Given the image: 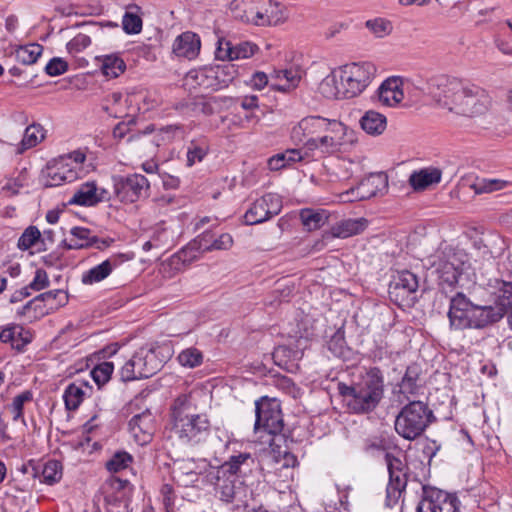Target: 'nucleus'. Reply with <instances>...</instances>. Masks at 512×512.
<instances>
[{
	"instance_id": "1",
	"label": "nucleus",
	"mask_w": 512,
	"mask_h": 512,
	"mask_svg": "<svg viewBox=\"0 0 512 512\" xmlns=\"http://www.w3.org/2000/svg\"><path fill=\"white\" fill-rule=\"evenodd\" d=\"M427 92L439 107L464 117L485 114L491 103L489 94L483 88L446 75L431 77L427 81Z\"/></svg>"
},
{
	"instance_id": "2",
	"label": "nucleus",
	"mask_w": 512,
	"mask_h": 512,
	"mask_svg": "<svg viewBox=\"0 0 512 512\" xmlns=\"http://www.w3.org/2000/svg\"><path fill=\"white\" fill-rule=\"evenodd\" d=\"M385 378L377 366L363 367L350 384L339 382L337 390L349 412L367 415L374 412L385 397Z\"/></svg>"
},
{
	"instance_id": "3",
	"label": "nucleus",
	"mask_w": 512,
	"mask_h": 512,
	"mask_svg": "<svg viewBox=\"0 0 512 512\" xmlns=\"http://www.w3.org/2000/svg\"><path fill=\"white\" fill-rule=\"evenodd\" d=\"M189 396H178L171 406V431L185 444L197 445L207 439L211 423L206 414L192 413Z\"/></svg>"
},
{
	"instance_id": "4",
	"label": "nucleus",
	"mask_w": 512,
	"mask_h": 512,
	"mask_svg": "<svg viewBox=\"0 0 512 512\" xmlns=\"http://www.w3.org/2000/svg\"><path fill=\"white\" fill-rule=\"evenodd\" d=\"M448 318L455 330L482 329L498 322L501 314L492 305L473 304L462 292H457L450 299Z\"/></svg>"
},
{
	"instance_id": "5",
	"label": "nucleus",
	"mask_w": 512,
	"mask_h": 512,
	"mask_svg": "<svg viewBox=\"0 0 512 512\" xmlns=\"http://www.w3.org/2000/svg\"><path fill=\"white\" fill-rule=\"evenodd\" d=\"M437 418L428 403L421 400L409 401L397 414L394 421L396 433L405 440L421 437Z\"/></svg>"
},
{
	"instance_id": "6",
	"label": "nucleus",
	"mask_w": 512,
	"mask_h": 512,
	"mask_svg": "<svg viewBox=\"0 0 512 512\" xmlns=\"http://www.w3.org/2000/svg\"><path fill=\"white\" fill-rule=\"evenodd\" d=\"M332 119L322 116H307L302 118L291 130V139L296 144H301L299 149H289L285 152L277 153L268 158V160H304L309 157V143L316 140L331 123Z\"/></svg>"
},
{
	"instance_id": "7",
	"label": "nucleus",
	"mask_w": 512,
	"mask_h": 512,
	"mask_svg": "<svg viewBox=\"0 0 512 512\" xmlns=\"http://www.w3.org/2000/svg\"><path fill=\"white\" fill-rule=\"evenodd\" d=\"M309 143V154L317 151L320 157L335 156L346 152L355 141L354 131L344 123L333 119L325 131Z\"/></svg>"
},
{
	"instance_id": "8",
	"label": "nucleus",
	"mask_w": 512,
	"mask_h": 512,
	"mask_svg": "<svg viewBox=\"0 0 512 512\" xmlns=\"http://www.w3.org/2000/svg\"><path fill=\"white\" fill-rule=\"evenodd\" d=\"M237 74L238 69L230 62L205 66L190 70L184 78V85L189 89L203 88L216 91L228 87Z\"/></svg>"
},
{
	"instance_id": "9",
	"label": "nucleus",
	"mask_w": 512,
	"mask_h": 512,
	"mask_svg": "<svg viewBox=\"0 0 512 512\" xmlns=\"http://www.w3.org/2000/svg\"><path fill=\"white\" fill-rule=\"evenodd\" d=\"M255 416V431L262 429L272 435L270 446L279 448L280 445L277 444V441L285 440L282 434L284 423L280 403L267 396L261 397L255 402Z\"/></svg>"
},
{
	"instance_id": "10",
	"label": "nucleus",
	"mask_w": 512,
	"mask_h": 512,
	"mask_svg": "<svg viewBox=\"0 0 512 512\" xmlns=\"http://www.w3.org/2000/svg\"><path fill=\"white\" fill-rule=\"evenodd\" d=\"M341 89L346 98L361 94L376 73V67L370 62L350 63L338 68Z\"/></svg>"
},
{
	"instance_id": "11",
	"label": "nucleus",
	"mask_w": 512,
	"mask_h": 512,
	"mask_svg": "<svg viewBox=\"0 0 512 512\" xmlns=\"http://www.w3.org/2000/svg\"><path fill=\"white\" fill-rule=\"evenodd\" d=\"M170 357L168 346L141 347L132 356L141 379L152 377L161 370Z\"/></svg>"
},
{
	"instance_id": "12",
	"label": "nucleus",
	"mask_w": 512,
	"mask_h": 512,
	"mask_svg": "<svg viewBox=\"0 0 512 512\" xmlns=\"http://www.w3.org/2000/svg\"><path fill=\"white\" fill-rule=\"evenodd\" d=\"M456 496L428 485H423L417 512H458Z\"/></svg>"
},
{
	"instance_id": "13",
	"label": "nucleus",
	"mask_w": 512,
	"mask_h": 512,
	"mask_svg": "<svg viewBox=\"0 0 512 512\" xmlns=\"http://www.w3.org/2000/svg\"><path fill=\"white\" fill-rule=\"evenodd\" d=\"M114 194L116 198L125 203H134L145 196L149 189V182L144 175L132 174L128 176L113 177Z\"/></svg>"
},
{
	"instance_id": "14",
	"label": "nucleus",
	"mask_w": 512,
	"mask_h": 512,
	"mask_svg": "<svg viewBox=\"0 0 512 512\" xmlns=\"http://www.w3.org/2000/svg\"><path fill=\"white\" fill-rule=\"evenodd\" d=\"M283 207L282 199L274 193H267L255 200L246 211L244 220L247 225L263 223L278 215Z\"/></svg>"
},
{
	"instance_id": "15",
	"label": "nucleus",
	"mask_w": 512,
	"mask_h": 512,
	"mask_svg": "<svg viewBox=\"0 0 512 512\" xmlns=\"http://www.w3.org/2000/svg\"><path fill=\"white\" fill-rule=\"evenodd\" d=\"M418 287L419 282L416 274L408 270L398 271L389 284V297L399 305L402 303L409 304L410 301L415 299Z\"/></svg>"
},
{
	"instance_id": "16",
	"label": "nucleus",
	"mask_w": 512,
	"mask_h": 512,
	"mask_svg": "<svg viewBox=\"0 0 512 512\" xmlns=\"http://www.w3.org/2000/svg\"><path fill=\"white\" fill-rule=\"evenodd\" d=\"M385 461L389 473L387 497L397 499L405 490L408 482V466L406 462L390 452L385 453Z\"/></svg>"
},
{
	"instance_id": "17",
	"label": "nucleus",
	"mask_w": 512,
	"mask_h": 512,
	"mask_svg": "<svg viewBox=\"0 0 512 512\" xmlns=\"http://www.w3.org/2000/svg\"><path fill=\"white\" fill-rule=\"evenodd\" d=\"M411 81L400 76H391L378 88L379 102L387 107H396L404 99L405 92L410 93Z\"/></svg>"
},
{
	"instance_id": "18",
	"label": "nucleus",
	"mask_w": 512,
	"mask_h": 512,
	"mask_svg": "<svg viewBox=\"0 0 512 512\" xmlns=\"http://www.w3.org/2000/svg\"><path fill=\"white\" fill-rule=\"evenodd\" d=\"M258 462L256 458L249 452H238L231 455L218 469V473L222 476L230 475V477L245 479L253 470L257 469Z\"/></svg>"
},
{
	"instance_id": "19",
	"label": "nucleus",
	"mask_w": 512,
	"mask_h": 512,
	"mask_svg": "<svg viewBox=\"0 0 512 512\" xmlns=\"http://www.w3.org/2000/svg\"><path fill=\"white\" fill-rule=\"evenodd\" d=\"M128 427L136 443L141 446L147 445L152 441L156 431L155 417L150 409L146 408L130 419Z\"/></svg>"
},
{
	"instance_id": "20",
	"label": "nucleus",
	"mask_w": 512,
	"mask_h": 512,
	"mask_svg": "<svg viewBox=\"0 0 512 512\" xmlns=\"http://www.w3.org/2000/svg\"><path fill=\"white\" fill-rule=\"evenodd\" d=\"M388 186L387 175L383 172L371 174L366 180L362 181L357 190L351 189L342 195L344 201L353 202L364 200L375 196L378 192L386 189Z\"/></svg>"
},
{
	"instance_id": "21",
	"label": "nucleus",
	"mask_w": 512,
	"mask_h": 512,
	"mask_svg": "<svg viewBox=\"0 0 512 512\" xmlns=\"http://www.w3.org/2000/svg\"><path fill=\"white\" fill-rule=\"evenodd\" d=\"M465 269L464 262L458 264L451 260L440 262L437 273L441 291L447 294L456 288L464 278H467Z\"/></svg>"
},
{
	"instance_id": "22",
	"label": "nucleus",
	"mask_w": 512,
	"mask_h": 512,
	"mask_svg": "<svg viewBox=\"0 0 512 512\" xmlns=\"http://www.w3.org/2000/svg\"><path fill=\"white\" fill-rule=\"evenodd\" d=\"M132 257L125 253L114 254L102 263L92 267L82 275V283L92 285L106 279L112 271Z\"/></svg>"
},
{
	"instance_id": "23",
	"label": "nucleus",
	"mask_w": 512,
	"mask_h": 512,
	"mask_svg": "<svg viewBox=\"0 0 512 512\" xmlns=\"http://www.w3.org/2000/svg\"><path fill=\"white\" fill-rule=\"evenodd\" d=\"M32 339V332L19 324H10L0 328V341L10 343L11 347L19 352L23 351Z\"/></svg>"
},
{
	"instance_id": "24",
	"label": "nucleus",
	"mask_w": 512,
	"mask_h": 512,
	"mask_svg": "<svg viewBox=\"0 0 512 512\" xmlns=\"http://www.w3.org/2000/svg\"><path fill=\"white\" fill-rule=\"evenodd\" d=\"M422 368L418 363H411L406 367L405 373L398 384L399 392L409 400V396L418 394L421 384Z\"/></svg>"
},
{
	"instance_id": "25",
	"label": "nucleus",
	"mask_w": 512,
	"mask_h": 512,
	"mask_svg": "<svg viewBox=\"0 0 512 512\" xmlns=\"http://www.w3.org/2000/svg\"><path fill=\"white\" fill-rule=\"evenodd\" d=\"M260 0H233L230 10L234 18L257 25V17L261 10Z\"/></svg>"
},
{
	"instance_id": "26",
	"label": "nucleus",
	"mask_w": 512,
	"mask_h": 512,
	"mask_svg": "<svg viewBox=\"0 0 512 512\" xmlns=\"http://www.w3.org/2000/svg\"><path fill=\"white\" fill-rule=\"evenodd\" d=\"M261 10L257 17V26L278 25L287 18L285 10L272 0H260Z\"/></svg>"
},
{
	"instance_id": "27",
	"label": "nucleus",
	"mask_w": 512,
	"mask_h": 512,
	"mask_svg": "<svg viewBox=\"0 0 512 512\" xmlns=\"http://www.w3.org/2000/svg\"><path fill=\"white\" fill-rule=\"evenodd\" d=\"M173 479L183 487H189L198 482L199 473L196 471L194 460H178L172 468Z\"/></svg>"
},
{
	"instance_id": "28",
	"label": "nucleus",
	"mask_w": 512,
	"mask_h": 512,
	"mask_svg": "<svg viewBox=\"0 0 512 512\" xmlns=\"http://www.w3.org/2000/svg\"><path fill=\"white\" fill-rule=\"evenodd\" d=\"M200 39L196 34L186 32L178 36L173 44V53L178 57L195 58L200 51Z\"/></svg>"
},
{
	"instance_id": "29",
	"label": "nucleus",
	"mask_w": 512,
	"mask_h": 512,
	"mask_svg": "<svg viewBox=\"0 0 512 512\" xmlns=\"http://www.w3.org/2000/svg\"><path fill=\"white\" fill-rule=\"evenodd\" d=\"M210 482L214 484L215 490L219 498L227 503L234 500L236 494L235 477L230 475L222 476L218 473V469L209 473Z\"/></svg>"
},
{
	"instance_id": "30",
	"label": "nucleus",
	"mask_w": 512,
	"mask_h": 512,
	"mask_svg": "<svg viewBox=\"0 0 512 512\" xmlns=\"http://www.w3.org/2000/svg\"><path fill=\"white\" fill-rule=\"evenodd\" d=\"M441 170L430 167L414 171L409 177V184L415 191H424L441 181Z\"/></svg>"
},
{
	"instance_id": "31",
	"label": "nucleus",
	"mask_w": 512,
	"mask_h": 512,
	"mask_svg": "<svg viewBox=\"0 0 512 512\" xmlns=\"http://www.w3.org/2000/svg\"><path fill=\"white\" fill-rule=\"evenodd\" d=\"M319 92L327 99H342L344 91L341 89L340 74L338 69L332 70L323 80L318 87Z\"/></svg>"
},
{
	"instance_id": "32",
	"label": "nucleus",
	"mask_w": 512,
	"mask_h": 512,
	"mask_svg": "<svg viewBox=\"0 0 512 512\" xmlns=\"http://www.w3.org/2000/svg\"><path fill=\"white\" fill-rule=\"evenodd\" d=\"M367 226L364 218L346 219L336 223L331 228V236L334 238H347L361 233Z\"/></svg>"
},
{
	"instance_id": "33",
	"label": "nucleus",
	"mask_w": 512,
	"mask_h": 512,
	"mask_svg": "<svg viewBox=\"0 0 512 512\" xmlns=\"http://www.w3.org/2000/svg\"><path fill=\"white\" fill-rule=\"evenodd\" d=\"M360 125L369 135H381L387 127V118L379 112L369 110L361 117Z\"/></svg>"
},
{
	"instance_id": "34",
	"label": "nucleus",
	"mask_w": 512,
	"mask_h": 512,
	"mask_svg": "<svg viewBox=\"0 0 512 512\" xmlns=\"http://www.w3.org/2000/svg\"><path fill=\"white\" fill-rule=\"evenodd\" d=\"M498 283L500 286L492 309L498 311L502 319L505 314L512 313V282L499 281Z\"/></svg>"
},
{
	"instance_id": "35",
	"label": "nucleus",
	"mask_w": 512,
	"mask_h": 512,
	"mask_svg": "<svg viewBox=\"0 0 512 512\" xmlns=\"http://www.w3.org/2000/svg\"><path fill=\"white\" fill-rule=\"evenodd\" d=\"M69 204L94 206L97 204L96 183L89 181L80 185L68 201Z\"/></svg>"
},
{
	"instance_id": "36",
	"label": "nucleus",
	"mask_w": 512,
	"mask_h": 512,
	"mask_svg": "<svg viewBox=\"0 0 512 512\" xmlns=\"http://www.w3.org/2000/svg\"><path fill=\"white\" fill-rule=\"evenodd\" d=\"M45 129L40 124H32L26 127L23 138L17 147V154H22L24 151L35 147L45 138Z\"/></svg>"
},
{
	"instance_id": "37",
	"label": "nucleus",
	"mask_w": 512,
	"mask_h": 512,
	"mask_svg": "<svg viewBox=\"0 0 512 512\" xmlns=\"http://www.w3.org/2000/svg\"><path fill=\"white\" fill-rule=\"evenodd\" d=\"M300 219L308 231L320 229L328 220V213L324 209L305 208L300 211Z\"/></svg>"
},
{
	"instance_id": "38",
	"label": "nucleus",
	"mask_w": 512,
	"mask_h": 512,
	"mask_svg": "<svg viewBox=\"0 0 512 512\" xmlns=\"http://www.w3.org/2000/svg\"><path fill=\"white\" fill-rule=\"evenodd\" d=\"M141 8L136 4H130L126 7L123 15L122 26L128 34H138L142 30Z\"/></svg>"
},
{
	"instance_id": "39",
	"label": "nucleus",
	"mask_w": 512,
	"mask_h": 512,
	"mask_svg": "<svg viewBox=\"0 0 512 512\" xmlns=\"http://www.w3.org/2000/svg\"><path fill=\"white\" fill-rule=\"evenodd\" d=\"M494 43L501 53L512 56V17L500 24Z\"/></svg>"
},
{
	"instance_id": "40",
	"label": "nucleus",
	"mask_w": 512,
	"mask_h": 512,
	"mask_svg": "<svg viewBox=\"0 0 512 512\" xmlns=\"http://www.w3.org/2000/svg\"><path fill=\"white\" fill-rule=\"evenodd\" d=\"M200 254L201 252L197 249L196 244L191 241L187 246L170 258L169 265L173 269L179 271L183 266L196 260Z\"/></svg>"
},
{
	"instance_id": "41",
	"label": "nucleus",
	"mask_w": 512,
	"mask_h": 512,
	"mask_svg": "<svg viewBox=\"0 0 512 512\" xmlns=\"http://www.w3.org/2000/svg\"><path fill=\"white\" fill-rule=\"evenodd\" d=\"M63 162H47V165L42 170V174L46 177L45 186L54 187L59 186L68 179Z\"/></svg>"
},
{
	"instance_id": "42",
	"label": "nucleus",
	"mask_w": 512,
	"mask_h": 512,
	"mask_svg": "<svg viewBox=\"0 0 512 512\" xmlns=\"http://www.w3.org/2000/svg\"><path fill=\"white\" fill-rule=\"evenodd\" d=\"M511 184V181L503 179L477 178L471 188L476 194H483L502 190Z\"/></svg>"
},
{
	"instance_id": "43",
	"label": "nucleus",
	"mask_w": 512,
	"mask_h": 512,
	"mask_svg": "<svg viewBox=\"0 0 512 512\" xmlns=\"http://www.w3.org/2000/svg\"><path fill=\"white\" fill-rule=\"evenodd\" d=\"M397 445L393 442V437L389 436H372L364 440L363 451L366 453L373 452H389L390 449L396 448Z\"/></svg>"
},
{
	"instance_id": "44",
	"label": "nucleus",
	"mask_w": 512,
	"mask_h": 512,
	"mask_svg": "<svg viewBox=\"0 0 512 512\" xmlns=\"http://www.w3.org/2000/svg\"><path fill=\"white\" fill-rule=\"evenodd\" d=\"M43 47L37 43L20 46L16 49L15 56L18 62L25 65H32L36 63L37 59L41 56Z\"/></svg>"
},
{
	"instance_id": "45",
	"label": "nucleus",
	"mask_w": 512,
	"mask_h": 512,
	"mask_svg": "<svg viewBox=\"0 0 512 512\" xmlns=\"http://www.w3.org/2000/svg\"><path fill=\"white\" fill-rule=\"evenodd\" d=\"M328 350L338 358H346L349 354V348L345 340V332L339 328L327 342Z\"/></svg>"
},
{
	"instance_id": "46",
	"label": "nucleus",
	"mask_w": 512,
	"mask_h": 512,
	"mask_svg": "<svg viewBox=\"0 0 512 512\" xmlns=\"http://www.w3.org/2000/svg\"><path fill=\"white\" fill-rule=\"evenodd\" d=\"M38 298L46 303V306L51 312H54L68 303V293L62 289L41 293L38 295Z\"/></svg>"
},
{
	"instance_id": "47",
	"label": "nucleus",
	"mask_w": 512,
	"mask_h": 512,
	"mask_svg": "<svg viewBox=\"0 0 512 512\" xmlns=\"http://www.w3.org/2000/svg\"><path fill=\"white\" fill-rule=\"evenodd\" d=\"M84 395L85 392L80 385L76 383L69 384L63 395L66 409L69 411L77 410L84 399Z\"/></svg>"
},
{
	"instance_id": "48",
	"label": "nucleus",
	"mask_w": 512,
	"mask_h": 512,
	"mask_svg": "<svg viewBox=\"0 0 512 512\" xmlns=\"http://www.w3.org/2000/svg\"><path fill=\"white\" fill-rule=\"evenodd\" d=\"M280 76L285 78L284 83L274 82L271 88L281 92H287L298 86L301 80V74L297 69H284L280 70Z\"/></svg>"
},
{
	"instance_id": "49",
	"label": "nucleus",
	"mask_w": 512,
	"mask_h": 512,
	"mask_svg": "<svg viewBox=\"0 0 512 512\" xmlns=\"http://www.w3.org/2000/svg\"><path fill=\"white\" fill-rule=\"evenodd\" d=\"M43 482L48 485H53L59 482L63 474L62 463L58 460L47 461L41 470Z\"/></svg>"
},
{
	"instance_id": "50",
	"label": "nucleus",
	"mask_w": 512,
	"mask_h": 512,
	"mask_svg": "<svg viewBox=\"0 0 512 512\" xmlns=\"http://www.w3.org/2000/svg\"><path fill=\"white\" fill-rule=\"evenodd\" d=\"M365 27L376 38H384L390 35L393 30L391 22L382 17L367 20Z\"/></svg>"
},
{
	"instance_id": "51",
	"label": "nucleus",
	"mask_w": 512,
	"mask_h": 512,
	"mask_svg": "<svg viewBox=\"0 0 512 512\" xmlns=\"http://www.w3.org/2000/svg\"><path fill=\"white\" fill-rule=\"evenodd\" d=\"M475 245L479 250H482L483 255H488L491 258L501 256L504 251L503 240L499 237H491L486 241L481 239Z\"/></svg>"
},
{
	"instance_id": "52",
	"label": "nucleus",
	"mask_w": 512,
	"mask_h": 512,
	"mask_svg": "<svg viewBox=\"0 0 512 512\" xmlns=\"http://www.w3.org/2000/svg\"><path fill=\"white\" fill-rule=\"evenodd\" d=\"M125 69V63L122 59L114 55H107L103 58L101 70L105 76L118 77Z\"/></svg>"
},
{
	"instance_id": "53",
	"label": "nucleus",
	"mask_w": 512,
	"mask_h": 512,
	"mask_svg": "<svg viewBox=\"0 0 512 512\" xmlns=\"http://www.w3.org/2000/svg\"><path fill=\"white\" fill-rule=\"evenodd\" d=\"M133 462V457L126 451H117L106 462L105 467L109 472L117 473L126 469Z\"/></svg>"
},
{
	"instance_id": "54",
	"label": "nucleus",
	"mask_w": 512,
	"mask_h": 512,
	"mask_svg": "<svg viewBox=\"0 0 512 512\" xmlns=\"http://www.w3.org/2000/svg\"><path fill=\"white\" fill-rule=\"evenodd\" d=\"M114 371V364L112 362H102L96 365L90 372L91 377L100 388L106 384Z\"/></svg>"
},
{
	"instance_id": "55",
	"label": "nucleus",
	"mask_w": 512,
	"mask_h": 512,
	"mask_svg": "<svg viewBox=\"0 0 512 512\" xmlns=\"http://www.w3.org/2000/svg\"><path fill=\"white\" fill-rule=\"evenodd\" d=\"M41 233L36 226L27 227L17 242V247L21 251L30 249L33 245L40 240Z\"/></svg>"
},
{
	"instance_id": "56",
	"label": "nucleus",
	"mask_w": 512,
	"mask_h": 512,
	"mask_svg": "<svg viewBox=\"0 0 512 512\" xmlns=\"http://www.w3.org/2000/svg\"><path fill=\"white\" fill-rule=\"evenodd\" d=\"M179 363L184 367L194 368L199 366L203 361L201 351L196 348H188L178 355Z\"/></svg>"
},
{
	"instance_id": "57",
	"label": "nucleus",
	"mask_w": 512,
	"mask_h": 512,
	"mask_svg": "<svg viewBox=\"0 0 512 512\" xmlns=\"http://www.w3.org/2000/svg\"><path fill=\"white\" fill-rule=\"evenodd\" d=\"M32 399H33V394L30 390H26V391L22 392L21 394L17 395L16 397H14L12 406H11L12 412L14 414V416H13L14 421L22 420L24 422V417H23L24 404L27 402H30Z\"/></svg>"
},
{
	"instance_id": "58",
	"label": "nucleus",
	"mask_w": 512,
	"mask_h": 512,
	"mask_svg": "<svg viewBox=\"0 0 512 512\" xmlns=\"http://www.w3.org/2000/svg\"><path fill=\"white\" fill-rule=\"evenodd\" d=\"M293 354H296L295 351L290 349L287 346H278L274 349L272 353V358L274 360V363L286 370L288 369L290 358Z\"/></svg>"
},
{
	"instance_id": "59",
	"label": "nucleus",
	"mask_w": 512,
	"mask_h": 512,
	"mask_svg": "<svg viewBox=\"0 0 512 512\" xmlns=\"http://www.w3.org/2000/svg\"><path fill=\"white\" fill-rule=\"evenodd\" d=\"M257 50V45L251 42H241L233 45V60L249 58L253 56Z\"/></svg>"
},
{
	"instance_id": "60",
	"label": "nucleus",
	"mask_w": 512,
	"mask_h": 512,
	"mask_svg": "<svg viewBox=\"0 0 512 512\" xmlns=\"http://www.w3.org/2000/svg\"><path fill=\"white\" fill-rule=\"evenodd\" d=\"M209 147L205 142H191L187 148V160H202L208 155Z\"/></svg>"
},
{
	"instance_id": "61",
	"label": "nucleus",
	"mask_w": 512,
	"mask_h": 512,
	"mask_svg": "<svg viewBox=\"0 0 512 512\" xmlns=\"http://www.w3.org/2000/svg\"><path fill=\"white\" fill-rule=\"evenodd\" d=\"M90 44V37L80 33L67 43V50L70 54H76L87 48Z\"/></svg>"
},
{
	"instance_id": "62",
	"label": "nucleus",
	"mask_w": 512,
	"mask_h": 512,
	"mask_svg": "<svg viewBox=\"0 0 512 512\" xmlns=\"http://www.w3.org/2000/svg\"><path fill=\"white\" fill-rule=\"evenodd\" d=\"M67 69V62L59 57L52 58L45 67V71L49 76H59L65 73Z\"/></svg>"
},
{
	"instance_id": "63",
	"label": "nucleus",
	"mask_w": 512,
	"mask_h": 512,
	"mask_svg": "<svg viewBox=\"0 0 512 512\" xmlns=\"http://www.w3.org/2000/svg\"><path fill=\"white\" fill-rule=\"evenodd\" d=\"M215 56L219 60H233V45L230 41L225 39L218 40V44L215 50Z\"/></svg>"
},
{
	"instance_id": "64",
	"label": "nucleus",
	"mask_w": 512,
	"mask_h": 512,
	"mask_svg": "<svg viewBox=\"0 0 512 512\" xmlns=\"http://www.w3.org/2000/svg\"><path fill=\"white\" fill-rule=\"evenodd\" d=\"M141 379L138 377L137 367L133 358L129 359L120 370V380L122 382H129Z\"/></svg>"
}]
</instances>
